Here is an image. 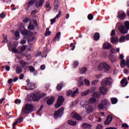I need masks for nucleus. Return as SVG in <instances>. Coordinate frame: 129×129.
I'll list each match as a JSON object with an SVG mask.
<instances>
[{"instance_id": "f257e3e1", "label": "nucleus", "mask_w": 129, "mask_h": 129, "mask_svg": "<svg viewBox=\"0 0 129 129\" xmlns=\"http://www.w3.org/2000/svg\"><path fill=\"white\" fill-rule=\"evenodd\" d=\"M112 82H113V80L111 78H106L104 79L101 83L102 87L100 88V93L101 94H103V95H105L106 92H107V91L108 90L105 86L110 85Z\"/></svg>"}, {"instance_id": "f03ea898", "label": "nucleus", "mask_w": 129, "mask_h": 129, "mask_svg": "<svg viewBox=\"0 0 129 129\" xmlns=\"http://www.w3.org/2000/svg\"><path fill=\"white\" fill-rule=\"evenodd\" d=\"M8 46L9 49L12 48V52L14 53H22V52H24L27 49V46L23 45L21 47H19L18 49H17V47L18 46V42L17 41H15L13 44L12 42H9Z\"/></svg>"}, {"instance_id": "7ed1b4c3", "label": "nucleus", "mask_w": 129, "mask_h": 129, "mask_svg": "<svg viewBox=\"0 0 129 129\" xmlns=\"http://www.w3.org/2000/svg\"><path fill=\"white\" fill-rule=\"evenodd\" d=\"M125 27L120 23H117L116 24V28L118 29V31H120L121 34H127L129 30V22L126 21L124 23Z\"/></svg>"}, {"instance_id": "20e7f679", "label": "nucleus", "mask_w": 129, "mask_h": 129, "mask_svg": "<svg viewBox=\"0 0 129 129\" xmlns=\"http://www.w3.org/2000/svg\"><path fill=\"white\" fill-rule=\"evenodd\" d=\"M80 105L82 107L86 108L87 113H91L93 111V107L90 105L89 101L84 99L81 101Z\"/></svg>"}, {"instance_id": "39448f33", "label": "nucleus", "mask_w": 129, "mask_h": 129, "mask_svg": "<svg viewBox=\"0 0 129 129\" xmlns=\"http://www.w3.org/2000/svg\"><path fill=\"white\" fill-rule=\"evenodd\" d=\"M98 69L100 71H103L105 73H108L110 69V65L106 62H102L98 66Z\"/></svg>"}, {"instance_id": "423d86ee", "label": "nucleus", "mask_w": 129, "mask_h": 129, "mask_svg": "<svg viewBox=\"0 0 129 129\" xmlns=\"http://www.w3.org/2000/svg\"><path fill=\"white\" fill-rule=\"evenodd\" d=\"M32 111H33V105L30 104H26L22 108L21 115H23L22 113L23 114H29Z\"/></svg>"}, {"instance_id": "0eeeda50", "label": "nucleus", "mask_w": 129, "mask_h": 129, "mask_svg": "<svg viewBox=\"0 0 129 129\" xmlns=\"http://www.w3.org/2000/svg\"><path fill=\"white\" fill-rule=\"evenodd\" d=\"M110 104V102L107 99L102 100L100 103L98 105V108L100 110L106 109V106H108Z\"/></svg>"}, {"instance_id": "6e6552de", "label": "nucleus", "mask_w": 129, "mask_h": 129, "mask_svg": "<svg viewBox=\"0 0 129 129\" xmlns=\"http://www.w3.org/2000/svg\"><path fill=\"white\" fill-rule=\"evenodd\" d=\"M124 58V56H123V54H120L119 56V59H121V63L120 66L121 68H124V67L125 66H127V67L129 68V56H127L126 57V62L125 63V59H123Z\"/></svg>"}, {"instance_id": "1a4fd4ad", "label": "nucleus", "mask_w": 129, "mask_h": 129, "mask_svg": "<svg viewBox=\"0 0 129 129\" xmlns=\"http://www.w3.org/2000/svg\"><path fill=\"white\" fill-rule=\"evenodd\" d=\"M63 113H64L63 108H61L59 109L58 110L55 111L54 113V118H59V117H61V116L63 115Z\"/></svg>"}, {"instance_id": "9d476101", "label": "nucleus", "mask_w": 129, "mask_h": 129, "mask_svg": "<svg viewBox=\"0 0 129 129\" xmlns=\"http://www.w3.org/2000/svg\"><path fill=\"white\" fill-rule=\"evenodd\" d=\"M64 97H63V96H59L58 97L57 102L55 104V107L56 108H59V107H60L64 102Z\"/></svg>"}, {"instance_id": "9b49d317", "label": "nucleus", "mask_w": 129, "mask_h": 129, "mask_svg": "<svg viewBox=\"0 0 129 129\" xmlns=\"http://www.w3.org/2000/svg\"><path fill=\"white\" fill-rule=\"evenodd\" d=\"M115 30H112L111 32V42L112 43V44H115V43H117L118 41V38L117 36H115Z\"/></svg>"}, {"instance_id": "f8f14e48", "label": "nucleus", "mask_w": 129, "mask_h": 129, "mask_svg": "<svg viewBox=\"0 0 129 129\" xmlns=\"http://www.w3.org/2000/svg\"><path fill=\"white\" fill-rule=\"evenodd\" d=\"M41 97H42V95H41V93L37 92L33 94V95L32 96V99L33 101H39Z\"/></svg>"}, {"instance_id": "ddd939ff", "label": "nucleus", "mask_w": 129, "mask_h": 129, "mask_svg": "<svg viewBox=\"0 0 129 129\" xmlns=\"http://www.w3.org/2000/svg\"><path fill=\"white\" fill-rule=\"evenodd\" d=\"M79 90L78 89H77L76 91H74V92L72 91H70L67 93V95L68 96H70L71 95V97H74L76 96V94L78 93Z\"/></svg>"}, {"instance_id": "4468645a", "label": "nucleus", "mask_w": 129, "mask_h": 129, "mask_svg": "<svg viewBox=\"0 0 129 129\" xmlns=\"http://www.w3.org/2000/svg\"><path fill=\"white\" fill-rule=\"evenodd\" d=\"M112 116L109 115L107 116L106 119L105 120L104 124L107 125L112 121Z\"/></svg>"}, {"instance_id": "2eb2a0df", "label": "nucleus", "mask_w": 129, "mask_h": 129, "mask_svg": "<svg viewBox=\"0 0 129 129\" xmlns=\"http://www.w3.org/2000/svg\"><path fill=\"white\" fill-rule=\"evenodd\" d=\"M118 18L120 20H124L125 19V14L123 11L118 12Z\"/></svg>"}, {"instance_id": "dca6fc26", "label": "nucleus", "mask_w": 129, "mask_h": 129, "mask_svg": "<svg viewBox=\"0 0 129 129\" xmlns=\"http://www.w3.org/2000/svg\"><path fill=\"white\" fill-rule=\"evenodd\" d=\"M23 120H24V118H23V117L18 118L16 120V121L13 123V128H15L18 123H21V122H23Z\"/></svg>"}, {"instance_id": "f3484780", "label": "nucleus", "mask_w": 129, "mask_h": 129, "mask_svg": "<svg viewBox=\"0 0 129 129\" xmlns=\"http://www.w3.org/2000/svg\"><path fill=\"white\" fill-rule=\"evenodd\" d=\"M129 40V34L126 35L125 36H122L120 38L119 42L120 43H122V42H125V41H128Z\"/></svg>"}, {"instance_id": "a211bd4d", "label": "nucleus", "mask_w": 129, "mask_h": 129, "mask_svg": "<svg viewBox=\"0 0 129 129\" xmlns=\"http://www.w3.org/2000/svg\"><path fill=\"white\" fill-rule=\"evenodd\" d=\"M54 100H55V98L54 96H51L46 101L47 104H48V105H52L53 102H54Z\"/></svg>"}, {"instance_id": "6ab92c4d", "label": "nucleus", "mask_w": 129, "mask_h": 129, "mask_svg": "<svg viewBox=\"0 0 129 129\" xmlns=\"http://www.w3.org/2000/svg\"><path fill=\"white\" fill-rule=\"evenodd\" d=\"M109 59L112 63H114V62H116V60H117V59L116 58V56L113 55V54H110L109 55Z\"/></svg>"}, {"instance_id": "aec40b11", "label": "nucleus", "mask_w": 129, "mask_h": 129, "mask_svg": "<svg viewBox=\"0 0 129 129\" xmlns=\"http://www.w3.org/2000/svg\"><path fill=\"white\" fill-rule=\"evenodd\" d=\"M83 78H84V77H81L80 78L78 83V86L79 87L83 86V85H84V83L83 82V81H84V80Z\"/></svg>"}, {"instance_id": "412c9836", "label": "nucleus", "mask_w": 129, "mask_h": 129, "mask_svg": "<svg viewBox=\"0 0 129 129\" xmlns=\"http://www.w3.org/2000/svg\"><path fill=\"white\" fill-rule=\"evenodd\" d=\"M128 83V82L127 81V79H126V78H124L121 81V84L122 86V87H125L127 85V84Z\"/></svg>"}, {"instance_id": "4be33fe9", "label": "nucleus", "mask_w": 129, "mask_h": 129, "mask_svg": "<svg viewBox=\"0 0 129 129\" xmlns=\"http://www.w3.org/2000/svg\"><path fill=\"white\" fill-rule=\"evenodd\" d=\"M59 0H54V11H58V8H59Z\"/></svg>"}, {"instance_id": "5701e85b", "label": "nucleus", "mask_w": 129, "mask_h": 129, "mask_svg": "<svg viewBox=\"0 0 129 129\" xmlns=\"http://www.w3.org/2000/svg\"><path fill=\"white\" fill-rule=\"evenodd\" d=\"M60 15H61V12L59 11L58 14L56 16L55 18L50 20L51 25H53V24H54V23H55V22H56V20H57V19H58V18H59V17H60Z\"/></svg>"}, {"instance_id": "b1692460", "label": "nucleus", "mask_w": 129, "mask_h": 129, "mask_svg": "<svg viewBox=\"0 0 129 129\" xmlns=\"http://www.w3.org/2000/svg\"><path fill=\"white\" fill-rule=\"evenodd\" d=\"M103 48L106 50H108V49H110L111 48V44L108 42H105L103 44Z\"/></svg>"}, {"instance_id": "393cba45", "label": "nucleus", "mask_w": 129, "mask_h": 129, "mask_svg": "<svg viewBox=\"0 0 129 129\" xmlns=\"http://www.w3.org/2000/svg\"><path fill=\"white\" fill-rule=\"evenodd\" d=\"M44 0L37 1L36 4V7L37 8H40V7H42L43 6V4H44Z\"/></svg>"}, {"instance_id": "a878e982", "label": "nucleus", "mask_w": 129, "mask_h": 129, "mask_svg": "<svg viewBox=\"0 0 129 129\" xmlns=\"http://www.w3.org/2000/svg\"><path fill=\"white\" fill-rule=\"evenodd\" d=\"M34 88H36V84H35V83H31V86H28V87H26V90H32V89H34Z\"/></svg>"}, {"instance_id": "bb28decb", "label": "nucleus", "mask_w": 129, "mask_h": 129, "mask_svg": "<svg viewBox=\"0 0 129 129\" xmlns=\"http://www.w3.org/2000/svg\"><path fill=\"white\" fill-rule=\"evenodd\" d=\"M61 38V32L56 33L55 37L53 39V41H60Z\"/></svg>"}, {"instance_id": "cd10ccee", "label": "nucleus", "mask_w": 129, "mask_h": 129, "mask_svg": "<svg viewBox=\"0 0 129 129\" xmlns=\"http://www.w3.org/2000/svg\"><path fill=\"white\" fill-rule=\"evenodd\" d=\"M82 126L84 129H91L92 127L90 124H88L87 123H84Z\"/></svg>"}, {"instance_id": "c85d7f7f", "label": "nucleus", "mask_w": 129, "mask_h": 129, "mask_svg": "<svg viewBox=\"0 0 129 129\" xmlns=\"http://www.w3.org/2000/svg\"><path fill=\"white\" fill-rule=\"evenodd\" d=\"M20 63L22 67H26V66L30 64L28 62H25V61L23 60H20Z\"/></svg>"}, {"instance_id": "c756f323", "label": "nucleus", "mask_w": 129, "mask_h": 129, "mask_svg": "<svg viewBox=\"0 0 129 129\" xmlns=\"http://www.w3.org/2000/svg\"><path fill=\"white\" fill-rule=\"evenodd\" d=\"M73 117L74 118H75L76 119H77V120H81V119L82 118L81 117V116H80V115H79V114H77V113H75L73 115Z\"/></svg>"}, {"instance_id": "7c9ffc66", "label": "nucleus", "mask_w": 129, "mask_h": 129, "mask_svg": "<svg viewBox=\"0 0 129 129\" xmlns=\"http://www.w3.org/2000/svg\"><path fill=\"white\" fill-rule=\"evenodd\" d=\"M91 118H92V119H95V120H96L98 122H99V121H101V118L97 117L95 115L91 116Z\"/></svg>"}, {"instance_id": "2f4dec72", "label": "nucleus", "mask_w": 129, "mask_h": 129, "mask_svg": "<svg viewBox=\"0 0 129 129\" xmlns=\"http://www.w3.org/2000/svg\"><path fill=\"white\" fill-rule=\"evenodd\" d=\"M68 124H70V125H73V126H74V125H76V124L77 123V121L69 120L68 121Z\"/></svg>"}, {"instance_id": "473e14b6", "label": "nucleus", "mask_w": 129, "mask_h": 129, "mask_svg": "<svg viewBox=\"0 0 129 129\" xmlns=\"http://www.w3.org/2000/svg\"><path fill=\"white\" fill-rule=\"evenodd\" d=\"M100 38V35L98 32L96 33L94 36V40L95 41H98Z\"/></svg>"}, {"instance_id": "72a5a7b5", "label": "nucleus", "mask_w": 129, "mask_h": 129, "mask_svg": "<svg viewBox=\"0 0 129 129\" xmlns=\"http://www.w3.org/2000/svg\"><path fill=\"white\" fill-rule=\"evenodd\" d=\"M22 71L23 70H22V68L20 66H17L16 67V73H17V74H20V73H22Z\"/></svg>"}, {"instance_id": "f704fd0d", "label": "nucleus", "mask_w": 129, "mask_h": 129, "mask_svg": "<svg viewBox=\"0 0 129 129\" xmlns=\"http://www.w3.org/2000/svg\"><path fill=\"white\" fill-rule=\"evenodd\" d=\"M88 101H89V104H90V103H94V102H96V99L94 97H92L90 98L89 100H88Z\"/></svg>"}, {"instance_id": "c9c22d12", "label": "nucleus", "mask_w": 129, "mask_h": 129, "mask_svg": "<svg viewBox=\"0 0 129 129\" xmlns=\"http://www.w3.org/2000/svg\"><path fill=\"white\" fill-rule=\"evenodd\" d=\"M87 69L85 67L82 68L80 69V73L81 74H83L86 72Z\"/></svg>"}, {"instance_id": "e433bc0d", "label": "nucleus", "mask_w": 129, "mask_h": 129, "mask_svg": "<svg viewBox=\"0 0 129 129\" xmlns=\"http://www.w3.org/2000/svg\"><path fill=\"white\" fill-rule=\"evenodd\" d=\"M111 101L112 104H115L117 103V98H111Z\"/></svg>"}, {"instance_id": "4c0bfd02", "label": "nucleus", "mask_w": 129, "mask_h": 129, "mask_svg": "<svg viewBox=\"0 0 129 129\" xmlns=\"http://www.w3.org/2000/svg\"><path fill=\"white\" fill-rule=\"evenodd\" d=\"M84 81L85 82V85H86L87 86H89V85H90V81H89V80L87 79H84Z\"/></svg>"}, {"instance_id": "58836bf2", "label": "nucleus", "mask_w": 129, "mask_h": 129, "mask_svg": "<svg viewBox=\"0 0 129 129\" xmlns=\"http://www.w3.org/2000/svg\"><path fill=\"white\" fill-rule=\"evenodd\" d=\"M62 87H63V84H58L56 87V89L58 90V91H60V90L62 89Z\"/></svg>"}, {"instance_id": "ea45409f", "label": "nucleus", "mask_w": 129, "mask_h": 129, "mask_svg": "<svg viewBox=\"0 0 129 129\" xmlns=\"http://www.w3.org/2000/svg\"><path fill=\"white\" fill-rule=\"evenodd\" d=\"M89 90H87V91H85L84 92H83L81 93L82 96H86L88 93H89Z\"/></svg>"}, {"instance_id": "a19ab883", "label": "nucleus", "mask_w": 129, "mask_h": 129, "mask_svg": "<svg viewBox=\"0 0 129 129\" xmlns=\"http://www.w3.org/2000/svg\"><path fill=\"white\" fill-rule=\"evenodd\" d=\"M79 65L78 61H74L73 64V68H76Z\"/></svg>"}, {"instance_id": "79ce46f5", "label": "nucleus", "mask_w": 129, "mask_h": 129, "mask_svg": "<svg viewBox=\"0 0 129 129\" xmlns=\"http://www.w3.org/2000/svg\"><path fill=\"white\" fill-rule=\"evenodd\" d=\"M50 35H51V32H50V31H49V28H46V31L45 33V36H46V37L48 36H50Z\"/></svg>"}, {"instance_id": "37998d69", "label": "nucleus", "mask_w": 129, "mask_h": 129, "mask_svg": "<svg viewBox=\"0 0 129 129\" xmlns=\"http://www.w3.org/2000/svg\"><path fill=\"white\" fill-rule=\"evenodd\" d=\"M92 95L94 97H96V98H98V97H99L100 96V95L99 94V93H98L97 92H94L93 93Z\"/></svg>"}, {"instance_id": "c03bdc74", "label": "nucleus", "mask_w": 129, "mask_h": 129, "mask_svg": "<svg viewBox=\"0 0 129 129\" xmlns=\"http://www.w3.org/2000/svg\"><path fill=\"white\" fill-rule=\"evenodd\" d=\"M15 37H16V40H19V39H20V32L17 31L16 32H15Z\"/></svg>"}, {"instance_id": "a18cd8bd", "label": "nucleus", "mask_w": 129, "mask_h": 129, "mask_svg": "<svg viewBox=\"0 0 129 129\" xmlns=\"http://www.w3.org/2000/svg\"><path fill=\"white\" fill-rule=\"evenodd\" d=\"M22 34L24 36H28V35L29 34V32H28V30H25L22 31Z\"/></svg>"}, {"instance_id": "49530a36", "label": "nucleus", "mask_w": 129, "mask_h": 129, "mask_svg": "<svg viewBox=\"0 0 129 129\" xmlns=\"http://www.w3.org/2000/svg\"><path fill=\"white\" fill-rule=\"evenodd\" d=\"M29 70L30 72H32V73L35 72V68L33 67L32 66L29 67Z\"/></svg>"}, {"instance_id": "de8ad7c7", "label": "nucleus", "mask_w": 129, "mask_h": 129, "mask_svg": "<svg viewBox=\"0 0 129 129\" xmlns=\"http://www.w3.org/2000/svg\"><path fill=\"white\" fill-rule=\"evenodd\" d=\"M88 19L90 21H92V20H93V15H92L91 14H89L88 15Z\"/></svg>"}, {"instance_id": "09e8293b", "label": "nucleus", "mask_w": 129, "mask_h": 129, "mask_svg": "<svg viewBox=\"0 0 129 129\" xmlns=\"http://www.w3.org/2000/svg\"><path fill=\"white\" fill-rule=\"evenodd\" d=\"M36 1H35V0H32L28 2V6H33L34 5V4H35Z\"/></svg>"}, {"instance_id": "8fccbe9b", "label": "nucleus", "mask_w": 129, "mask_h": 129, "mask_svg": "<svg viewBox=\"0 0 129 129\" xmlns=\"http://www.w3.org/2000/svg\"><path fill=\"white\" fill-rule=\"evenodd\" d=\"M97 82H98V80H94L91 82V84L92 85H96Z\"/></svg>"}, {"instance_id": "3c124183", "label": "nucleus", "mask_w": 129, "mask_h": 129, "mask_svg": "<svg viewBox=\"0 0 129 129\" xmlns=\"http://www.w3.org/2000/svg\"><path fill=\"white\" fill-rule=\"evenodd\" d=\"M28 29H29V30H31V31H33V30H34V29L35 27H34V25H30L28 26Z\"/></svg>"}, {"instance_id": "603ef678", "label": "nucleus", "mask_w": 129, "mask_h": 129, "mask_svg": "<svg viewBox=\"0 0 129 129\" xmlns=\"http://www.w3.org/2000/svg\"><path fill=\"white\" fill-rule=\"evenodd\" d=\"M4 18H6V15H5L4 12H3L1 14H0V18L4 19Z\"/></svg>"}, {"instance_id": "864d4df0", "label": "nucleus", "mask_w": 129, "mask_h": 129, "mask_svg": "<svg viewBox=\"0 0 129 129\" xmlns=\"http://www.w3.org/2000/svg\"><path fill=\"white\" fill-rule=\"evenodd\" d=\"M97 129H102L103 128V126L102 124H98L97 125Z\"/></svg>"}, {"instance_id": "5fc2aeb1", "label": "nucleus", "mask_w": 129, "mask_h": 129, "mask_svg": "<svg viewBox=\"0 0 129 129\" xmlns=\"http://www.w3.org/2000/svg\"><path fill=\"white\" fill-rule=\"evenodd\" d=\"M26 82H27V83L28 86H30V87H31V85H32V83L30 82V80H29V79H28V80L26 81Z\"/></svg>"}, {"instance_id": "6e6d98bb", "label": "nucleus", "mask_w": 129, "mask_h": 129, "mask_svg": "<svg viewBox=\"0 0 129 129\" xmlns=\"http://www.w3.org/2000/svg\"><path fill=\"white\" fill-rule=\"evenodd\" d=\"M15 102L16 104H20V103L21 102V100L16 99Z\"/></svg>"}, {"instance_id": "4d7b16f0", "label": "nucleus", "mask_w": 129, "mask_h": 129, "mask_svg": "<svg viewBox=\"0 0 129 129\" xmlns=\"http://www.w3.org/2000/svg\"><path fill=\"white\" fill-rule=\"evenodd\" d=\"M102 77V75H97L95 76V78H97V79H100Z\"/></svg>"}, {"instance_id": "13d9d810", "label": "nucleus", "mask_w": 129, "mask_h": 129, "mask_svg": "<svg viewBox=\"0 0 129 129\" xmlns=\"http://www.w3.org/2000/svg\"><path fill=\"white\" fill-rule=\"evenodd\" d=\"M43 107H44V105H41V106H40V108L37 111V113H39L41 112V111H42V109H43Z\"/></svg>"}, {"instance_id": "bf43d9fd", "label": "nucleus", "mask_w": 129, "mask_h": 129, "mask_svg": "<svg viewBox=\"0 0 129 129\" xmlns=\"http://www.w3.org/2000/svg\"><path fill=\"white\" fill-rule=\"evenodd\" d=\"M110 53H111L112 54H115V53H116V50L114 49H112L110 51Z\"/></svg>"}, {"instance_id": "052dcab7", "label": "nucleus", "mask_w": 129, "mask_h": 129, "mask_svg": "<svg viewBox=\"0 0 129 129\" xmlns=\"http://www.w3.org/2000/svg\"><path fill=\"white\" fill-rule=\"evenodd\" d=\"M46 8H49L50 7V2L49 1L46 2Z\"/></svg>"}, {"instance_id": "680f3d73", "label": "nucleus", "mask_w": 129, "mask_h": 129, "mask_svg": "<svg viewBox=\"0 0 129 129\" xmlns=\"http://www.w3.org/2000/svg\"><path fill=\"white\" fill-rule=\"evenodd\" d=\"M45 68H46V67L44 64H42L40 66V70H45Z\"/></svg>"}, {"instance_id": "e2e57ef3", "label": "nucleus", "mask_w": 129, "mask_h": 129, "mask_svg": "<svg viewBox=\"0 0 129 129\" xmlns=\"http://www.w3.org/2000/svg\"><path fill=\"white\" fill-rule=\"evenodd\" d=\"M5 69L6 71H9L11 70V68L10 67V66H6Z\"/></svg>"}, {"instance_id": "0e129e2a", "label": "nucleus", "mask_w": 129, "mask_h": 129, "mask_svg": "<svg viewBox=\"0 0 129 129\" xmlns=\"http://www.w3.org/2000/svg\"><path fill=\"white\" fill-rule=\"evenodd\" d=\"M122 127H128V125H127L126 123L122 124Z\"/></svg>"}, {"instance_id": "69168bd1", "label": "nucleus", "mask_w": 129, "mask_h": 129, "mask_svg": "<svg viewBox=\"0 0 129 129\" xmlns=\"http://www.w3.org/2000/svg\"><path fill=\"white\" fill-rule=\"evenodd\" d=\"M20 43L22 44V45H24V44H26V40L23 39L21 41Z\"/></svg>"}, {"instance_id": "338daca9", "label": "nucleus", "mask_w": 129, "mask_h": 129, "mask_svg": "<svg viewBox=\"0 0 129 129\" xmlns=\"http://www.w3.org/2000/svg\"><path fill=\"white\" fill-rule=\"evenodd\" d=\"M29 21H30V19L28 18H26L24 20V23H28Z\"/></svg>"}, {"instance_id": "774afa93", "label": "nucleus", "mask_w": 129, "mask_h": 129, "mask_svg": "<svg viewBox=\"0 0 129 129\" xmlns=\"http://www.w3.org/2000/svg\"><path fill=\"white\" fill-rule=\"evenodd\" d=\"M71 47H73L72 48V51H73V50H74V49H75V46H74V44H73V43L71 44Z\"/></svg>"}]
</instances>
